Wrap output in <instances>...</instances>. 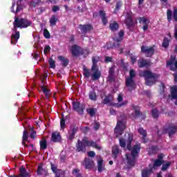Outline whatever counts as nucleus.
I'll return each mask as SVG.
<instances>
[{
  "label": "nucleus",
  "mask_w": 177,
  "mask_h": 177,
  "mask_svg": "<svg viewBox=\"0 0 177 177\" xmlns=\"http://www.w3.org/2000/svg\"><path fill=\"white\" fill-rule=\"evenodd\" d=\"M108 81L109 82H114L115 81V65H112L109 68Z\"/></svg>",
  "instance_id": "2eb2a0df"
},
{
  "label": "nucleus",
  "mask_w": 177,
  "mask_h": 177,
  "mask_svg": "<svg viewBox=\"0 0 177 177\" xmlns=\"http://www.w3.org/2000/svg\"><path fill=\"white\" fill-rule=\"evenodd\" d=\"M51 139L53 142H55V143L60 142V140H62V136H60V133L53 132L51 136Z\"/></svg>",
  "instance_id": "aec40b11"
},
{
  "label": "nucleus",
  "mask_w": 177,
  "mask_h": 177,
  "mask_svg": "<svg viewBox=\"0 0 177 177\" xmlns=\"http://www.w3.org/2000/svg\"><path fill=\"white\" fill-rule=\"evenodd\" d=\"M95 131H97V129H99V128H100V123L95 122L94 124V127H93Z\"/></svg>",
  "instance_id": "774afa93"
},
{
  "label": "nucleus",
  "mask_w": 177,
  "mask_h": 177,
  "mask_svg": "<svg viewBox=\"0 0 177 177\" xmlns=\"http://www.w3.org/2000/svg\"><path fill=\"white\" fill-rule=\"evenodd\" d=\"M19 177H30V176H31V175H30V173H28V171H27V169H26L24 167H21L19 169Z\"/></svg>",
  "instance_id": "4be33fe9"
},
{
  "label": "nucleus",
  "mask_w": 177,
  "mask_h": 177,
  "mask_svg": "<svg viewBox=\"0 0 177 177\" xmlns=\"http://www.w3.org/2000/svg\"><path fill=\"white\" fill-rule=\"evenodd\" d=\"M129 57L132 64H135V63H136V59H138V57L136 55H133V54H129Z\"/></svg>",
  "instance_id": "4d7b16f0"
},
{
  "label": "nucleus",
  "mask_w": 177,
  "mask_h": 177,
  "mask_svg": "<svg viewBox=\"0 0 177 177\" xmlns=\"http://www.w3.org/2000/svg\"><path fill=\"white\" fill-rule=\"evenodd\" d=\"M132 140H133V134L129 133L127 145V150H132Z\"/></svg>",
  "instance_id": "5701e85b"
},
{
  "label": "nucleus",
  "mask_w": 177,
  "mask_h": 177,
  "mask_svg": "<svg viewBox=\"0 0 177 177\" xmlns=\"http://www.w3.org/2000/svg\"><path fill=\"white\" fill-rule=\"evenodd\" d=\"M169 167H171V162H167L165 164L162 165V171H167Z\"/></svg>",
  "instance_id": "5fc2aeb1"
},
{
  "label": "nucleus",
  "mask_w": 177,
  "mask_h": 177,
  "mask_svg": "<svg viewBox=\"0 0 177 177\" xmlns=\"http://www.w3.org/2000/svg\"><path fill=\"white\" fill-rule=\"evenodd\" d=\"M158 151V147L154 145L151 147V149H150L151 154H157Z\"/></svg>",
  "instance_id": "09e8293b"
},
{
  "label": "nucleus",
  "mask_w": 177,
  "mask_h": 177,
  "mask_svg": "<svg viewBox=\"0 0 177 177\" xmlns=\"http://www.w3.org/2000/svg\"><path fill=\"white\" fill-rule=\"evenodd\" d=\"M82 165L84 167L85 169L91 170L95 167V162L92 158H84Z\"/></svg>",
  "instance_id": "0eeeda50"
},
{
  "label": "nucleus",
  "mask_w": 177,
  "mask_h": 177,
  "mask_svg": "<svg viewBox=\"0 0 177 177\" xmlns=\"http://www.w3.org/2000/svg\"><path fill=\"white\" fill-rule=\"evenodd\" d=\"M113 62V57H105L104 62L105 63H111Z\"/></svg>",
  "instance_id": "e2e57ef3"
},
{
  "label": "nucleus",
  "mask_w": 177,
  "mask_h": 177,
  "mask_svg": "<svg viewBox=\"0 0 177 177\" xmlns=\"http://www.w3.org/2000/svg\"><path fill=\"white\" fill-rule=\"evenodd\" d=\"M138 21L140 24H142V28L144 32L147 31L149 30V24H150V19L145 17H141L138 18Z\"/></svg>",
  "instance_id": "f8f14e48"
},
{
  "label": "nucleus",
  "mask_w": 177,
  "mask_h": 177,
  "mask_svg": "<svg viewBox=\"0 0 177 177\" xmlns=\"http://www.w3.org/2000/svg\"><path fill=\"white\" fill-rule=\"evenodd\" d=\"M151 172H153V170H151V169H143L141 173L142 177H149Z\"/></svg>",
  "instance_id": "e433bc0d"
},
{
  "label": "nucleus",
  "mask_w": 177,
  "mask_h": 177,
  "mask_svg": "<svg viewBox=\"0 0 177 177\" xmlns=\"http://www.w3.org/2000/svg\"><path fill=\"white\" fill-rule=\"evenodd\" d=\"M29 130L31 132V133L30 134V138L31 139H36L37 138V131H34V127H30Z\"/></svg>",
  "instance_id": "a19ab883"
},
{
  "label": "nucleus",
  "mask_w": 177,
  "mask_h": 177,
  "mask_svg": "<svg viewBox=\"0 0 177 177\" xmlns=\"http://www.w3.org/2000/svg\"><path fill=\"white\" fill-rule=\"evenodd\" d=\"M128 104V102L127 101H124L122 103H115L114 104L115 107H117L118 109H119V107H124V106H127Z\"/></svg>",
  "instance_id": "3c124183"
},
{
  "label": "nucleus",
  "mask_w": 177,
  "mask_h": 177,
  "mask_svg": "<svg viewBox=\"0 0 177 177\" xmlns=\"http://www.w3.org/2000/svg\"><path fill=\"white\" fill-rule=\"evenodd\" d=\"M171 99H176L175 104L177 106V86H174L171 87Z\"/></svg>",
  "instance_id": "b1692460"
},
{
  "label": "nucleus",
  "mask_w": 177,
  "mask_h": 177,
  "mask_svg": "<svg viewBox=\"0 0 177 177\" xmlns=\"http://www.w3.org/2000/svg\"><path fill=\"white\" fill-rule=\"evenodd\" d=\"M37 174L39 176H48V170L42 168V165H38Z\"/></svg>",
  "instance_id": "f3484780"
},
{
  "label": "nucleus",
  "mask_w": 177,
  "mask_h": 177,
  "mask_svg": "<svg viewBox=\"0 0 177 177\" xmlns=\"http://www.w3.org/2000/svg\"><path fill=\"white\" fill-rule=\"evenodd\" d=\"M51 169L54 174H56L55 176H60V174H57V166L56 165H53V163H50Z\"/></svg>",
  "instance_id": "de8ad7c7"
},
{
  "label": "nucleus",
  "mask_w": 177,
  "mask_h": 177,
  "mask_svg": "<svg viewBox=\"0 0 177 177\" xmlns=\"http://www.w3.org/2000/svg\"><path fill=\"white\" fill-rule=\"evenodd\" d=\"M151 113L153 118L157 119L160 117V111L156 108L153 109Z\"/></svg>",
  "instance_id": "c9c22d12"
},
{
  "label": "nucleus",
  "mask_w": 177,
  "mask_h": 177,
  "mask_svg": "<svg viewBox=\"0 0 177 177\" xmlns=\"http://www.w3.org/2000/svg\"><path fill=\"white\" fill-rule=\"evenodd\" d=\"M32 25V22L27 19L21 18L17 17H15V21L13 23V30L15 31V34L11 35V45H16V43L20 38V32L17 31V28H27L30 26Z\"/></svg>",
  "instance_id": "f257e3e1"
},
{
  "label": "nucleus",
  "mask_w": 177,
  "mask_h": 177,
  "mask_svg": "<svg viewBox=\"0 0 177 177\" xmlns=\"http://www.w3.org/2000/svg\"><path fill=\"white\" fill-rule=\"evenodd\" d=\"M124 35H125V32H124L123 30H121L118 32L119 37L113 38V41H115V42H117V44L113 43L114 48H120V45H121L120 42H122V39H124Z\"/></svg>",
  "instance_id": "4468645a"
},
{
  "label": "nucleus",
  "mask_w": 177,
  "mask_h": 177,
  "mask_svg": "<svg viewBox=\"0 0 177 177\" xmlns=\"http://www.w3.org/2000/svg\"><path fill=\"white\" fill-rule=\"evenodd\" d=\"M109 28L111 31L115 32V31H118V28H120V25L117 21H113L109 24Z\"/></svg>",
  "instance_id": "393cba45"
},
{
  "label": "nucleus",
  "mask_w": 177,
  "mask_h": 177,
  "mask_svg": "<svg viewBox=\"0 0 177 177\" xmlns=\"http://www.w3.org/2000/svg\"><path fill=\"white\" fill-rule=\"evenodd\" d=\"M78 28L80 30L81 34L85 35L87 34V32H91V31L93 30V26L91 24H86L84 25L80 24Z\"/></svg>",
  "instance_id": "9d476101"
},
{
  "label": "nucleus",
  "mask_w": 177,
  "mask_h": 177,
  "mask_svg": "<svg viewBox=\"0 0 177 177\" xmlns=\"http://www.w3.org/2000/svg\"><path fill=\"white\" fill-rule=\"evenodd\" d=\"M172 16L174 21L177 23V7L174 8L173 14L171 9H168L167 10V21H169V23H171V21H172Z\"/></svg>",
  "instance_id": "6e6552de"
},
{
  "label": "nucleus",
  "mask_w": 177,
  "mask_h": 177,
  "mask_svg": "<svg viewBox=\"0 0 177 177\" xmlns=\"http://www.w3.org/2000/svg\"><path fill=\"white\" fill-rule=\"evenodd\" d=\"M126 86L130 87V88H134L135 87V80L131 77H127L126 79Z\"/></svg>",
  "instance_id": "c756f323"
},
{
  "label": "nucleus",
  "mask_w": 177,
  "mask_h": 177,
  "mask_svg": "<svg viewBox=\"0 0 177 177\" xmlns=\"http://www.w3.org/2000/svg\"><path fill=\"white\" fill-rule=\"evenodd\" d=\"M100 62V57L99 56H94L92 57V63L93 64H97Z\"/></svg>",
  "instance_id": "603ef678"
},
{
  "label": "nucleus",
  "mask_w": 177,
  "mask_h": 177,
  "mask_svg": "<svg viewBox=\"0 0 177 177\" xmlns=\"http://www.w3.org/2000/svg\"><path fill=\"white\" fill-rule=\"evenodd\" d=\"M113 96L111 94H108L105 96L104 99L102 101V104H109L113 102Z\"/></svg>",
  "instance_id": "bb28decb"
},
{
  "label": "nucleus",
  "mask_w": 177,
  "mask_h": 177,
  "mask_svg": "<svg viewBox=\"0 0 177 177\" xmlns=\"http://www.w3.org/2000/svg\"><path fill=\"white\" fill-rule=\"evenodd\" d=\"M72 106L74 111H76L78 114H84V110L85 109L84 104H80L79 102H73Z\"/></svg>",
  "instance_id": "1a4fd4ad"
},
{
  "label": "nucleus",
  "mask_w": 177,
  "mask_h": 177,
  "mask_svg": "<svg viewBox=\"0 0 177 177\" xmlns=\"http://www.w3.org/2000/svg\"><path fill=\"white\" fill-rule=\"evenodd\" d=\"M60 127L61 129H64V128H66V120H64V118H62L60 120Z\"/></svg>",
  "instance_id": "680f3d73"
},
{
  "label": "nucleus",
  "mask_w": 177,
  "mask_h": 177,
  "mask_svg": "<svg viewBox=\"0 0 177 177\" xmlns=\"http://www.w3.org/2000/svg\"><path fill=\"white\" fill-rule=\"evenodd\" d=\"M99 71V68H97V64H93L91 66V71Z\"/></svg>",
  "instance_id": "69168bd1"
},
{
  "label": "nucleus",
  "mask_w": 177,
  "mask_h": 177,
  "mask_svg": "<svg viewBox=\"0 0 177 177\" xmlns=\"http://www.w3.org/2000/svg\"><path fill=\"white\" fill-rule=\"evenodd\" d=\"M87 155L88 156V157L93 158L96 156V153L93 151H90L87 152Z\"/></svg>",
  "instance_id": "338daca9"
},
{
  "label": "nucleus",
  "mask_w": 177,
  "mask_h": 177,
  "mask_svg": "<svg viewBox=\"0 0 177 177\" xmlns=\"http://www.w3.org/2000/svg\"><path fill=\"white\" fill-rule=\"evenodd\" d=\"M135 77H136V72H135V70L133 69L130 70L129 78L133 79L135 78Z\"/></svg>",
  "instance_id": "bf43d9fd"
},
{
  "label": "nucleus",
  "mask_w": 177,
  "mask_h": 177,
  "mask_svg": "<svg viewBox=\"0 0 177 177\" xmlns=\"http://www.w3.org/2000/svg\"><path fill=\"white\" fill-rule=\"evenodd\" d=\"M83 75L84 78H89V77H91V71L86 68H84Z\"/></svg>",
  "instance_id": "a18cd8bd"
},
{
  "label": "nucleus",
  "mask_w": 177,
  "mask_h": 177,
  "mask_svg": "<svg viewBox=\"0 0 177 177\" xmlns=\"http://www.w3.org/2000/svg\"><path fill=\"white\" fill-rule=\"evenodd\" d=\"M169 39H168V37H165L162 44V48H165V49H167V48L169 46Z\"/></svg>",
  "instance_id": "37998d69"
},
{
  "label": "nucleus",
  "mask_w": 177,
  "mask_h": 177,
  "mask_svg": "<svg viewBox=\"0 0 177 177\" xmlns=\"http://www.w3.org/2000/svg\"><path fill=\"white\" fill-rule=\"evenodd\" d=\"M43 93L45 95L46 99H49L50 96V90L46 88L45 86L41 87Z\"/></svg>",
  "instance_id": "f704fd0d"
},
{
  "label": "nucleus",
  "mask_w": 177,
  "mask_h": 177,
  "mask_svg": "<svg viewBox=\"0 0 177 177\" xmlns=\"http://www.w3.org/2000/svg\"><path fill=\"white\" fill-rule=\"evenodd\" d=\"M133 109L134 110L133 118H135V120L139 118V117H141V120L146 119V115H143V113L140 112V107H139V106L133 105Z\"/></svg>",
  "instance_id": "ddd939ff"
},
{
  "label": "nucleus",
  "mask_w": 177,
  "mask_h": 177,
  "mask_svg": "<svg viewBox=\"0 0 177 177\" xmlns=\"http://www.w3.org/2000/svg\"><path fill=\"white\" fill-rule=\"evenodd\" d=\"M43 34L44 38H46L47 39H49V38H50V33L49 32V30H48V29L45 28L44 30Z\"/></svg>",
  "instance_id": "6e6d98bb"
},
{
  "label": "nucleus",
  "mask_w": 177,
  "mask_h": 177,
  "mask_svg": "<svg viewBox=\"0 0 177 177\" xmlns=\"http://www.w3.org/2000/svg\"><path fill=\"white\" fill-rule=\"evenodd\" d=\"M48 64H50V68H55L56 67V62L52 58L48 59Z\"/></svg>",
  "instance_id": "8fccbe9b"
},
{
  "label": "nucleus",
  "mask_w": 177,
  "mask_h": 177,
  "mask_svg": "<svg viewBox=\"0 0 177 177\" xmlns=\"http://www.w3.org/2000/svg\"><path fill=\"white\" fill-rule=\"evenodd\" d=\"M48 52H50V46H46L44 47V55H46Z\"/></svg>",
  "instance_id": "0e129e2a"
},
{
  "label": "nucleus",
  "mask_w": 177,
  "mask_h": 177,
  "mask_svg": "<svg viewBox=\"0 0 177 177\" xmlns=\"http://www.w3.org/2000/svg\"><path fill=\"white\" fill-rule=\"evenodd\" d=\"M86 111L91 117H95V115L96 114V109L95 108L87 109Z\"/></svg>",
  "instance_id": "79ce46f5"
},
{
  "label": "nucleus",
  "mask_w": 177,
  "mask_h": 177,
  "mask_svg": "<svg viewBox=\"0 0 177 177\" xmlns=\"http://www.w3.org/2000/svg\"><path fill=\"white\" fill-rule=\"evenodd\" d=\"M68 132H71L72 133H77V132H78V127H77V125L75 124H72L70 127V131Z\"/></svg>",
  "instance_id": "c03bdc74"
},
{
  "label": "nucleus",
  "mask_w": 177,
  "mask_h": 177,
  "mask_svg": "<svg viewBox=\"0 0 177 177\" xmlns=\"http://www.w3.org/2000/svg\"><path fill=\"white\" fill-rule=\"evenodd\" d=\"M56 23H57V17L56 15H53L50 19V26H56Z\"/></svg>",
  "instance_id": "ea45409f"
},
{
  "label": "nucleus",
  "mask_w": 177,
  "mask_h": 177,
  "mask_svg": "<svg viewBox=\"0 0 177 177\" xmlns=\"http://www.w3.org/2000/svg\"><path fill=\"white\" fill-rule=\"evenodd\" d=\"M122 6V3L121 1H118L116 3L115 8L113 10L114 15H117L118 13V10L121 9V7Z\"/></svg>",
  "instance_id": "58836bf2"
},
{
  "label": "nucleus",
  "mask_w": 177,
  "mask_h": 177,
  "mask_svg": "<svg viewBox=\"0 0 177 177\" xmlns=\"http://www.w3.org/2000/svg\"><path fill=\"white\" fill-rule=\"evenodd\" d=\"M93 81H97L102 77V72L100 71H95L92 74Z\"/></svg>",
  "instance_id": "72a5a7b5"
},
{
  "label": "nucleus",
  "mask_w": 177,
  "mask_h": 177,
  "mask_svg": "<svg viewBox=\"0 0 177 177\" xmlns=\"http://www.w3.org/2000/svg\"><path fill=\"white\" fill-rule=\"evenodd\" d=\"M88 97L90 100H93V102H96V100H97V95H96V91L95 90L89 91Z\"/></svg>",
  "instance_id": "7c9ffc66"
},
{
  "label": "nucleus",
  "mask_w": 177,
  "mask_h": 177,
  "mask_svg": "<svg viewBox=\"0 0 177 177\" xmlns=\"http://www.w3.org/2000/svg\"><path fill=\"white\" fill-rule=\"evenodd\" d=\"M118 154H120V148L118 145H115L112 147V157L114 160H117L118 157Z\"/></svg>",
  "instance_id": "412c9836"
},
{
  "label": "nucleus",
  "mask_w": 177,
  "mask_h": 177,
  "mask_svg": "<svg viewBox=\"0 0 177 177\" xmlns=\"http://www.w3.org/2000/svg\"><path fill=\"white\" fill-rule=\"evenodd\" d=\"M42 3H44V2H42L41 0H37V1H32L30 2L31 6H33V8H36V6H38V5H42Z\"/></svg>",
  "instance_id": "49530a36"
},
{
  "label": "nucleus",
  "mask_w": 177,
  "mask_h": 177,
  "mask_svg": "<svg viewBox=\"0 0 177 177\" xmlns=\"http://www.w3.org/2000/svg\"><path fill=\"white\" fill-rule=\"evenodd\" d=\"M164 133H168L169 137L171 138L177 132V126L174 124H169L167 128L164 129Z\"/></svg>",
  "instance_id": "9b49d317"
},
{
  "label": "nucleus",
  "mask_w": 177,
  "mask_h": 177,
  "mask_svg": "<svg viewBox=\"0 0 177 177\" xmlns=\"http://www.w3.org/2000/svg\"><path fill=\"white\" fill-rule=\"evenodd\" d=\"M138 133L142 136V139L143 143H147V139H146V138L147 137V131L143 128L140 127V129H138Z\"/></svg>",
  "instance_id": "6ab92c4d"
},
{
  "label": "nucleus",
  "mask_w": 177,
  "mask_h": 177,
  "mask_svg": "<svg viewBox=\"0 0 177 177\" xmlns=\"http://www.w3.org/2000/svg\"><path fill=\"white\" fill-rule=\"evenodd\" d=\"M155 52L156 50H154V47L153 46L149 47L143 45L141 46V53H144L146 57H151Z\"/></svg>",
  "instance_id": "423d86ee"
},
{
  "label": "nucleus",
  "mask_w": 177,
  "mask_h": 177,
  "mask_svg": "<svg viewBox=\"0 0 177 177\" xmlns=\"http://www.w3.org/2000/svg\"><path fill=\"white\" fill-rule=\"evenodd\" d=\"M39 145L40 150H46L48 149V141H46V139L42 138L39 142Z\"/></svg>",
  "instance_id": "c85d7f7f"
},
{
  "label": "nucleus",
  "mask_w": 177,
  "mask_h": 177,
  "mask_svg": "<svg viewBox=\"0 0 177 177\" xmlns=\"http://www.w3.org/2000/svg\"><path fill=\"white\" fill-rule=\"evenodd\" d=\"M27 140H28V132L25 129L23 133L22 145H26Z\"/></svg>",
  "instance_id": "4c0bfd02"
},
{
  "label": "nucleus",
  "mask_w": 177,
  "mask_h": 177,
  "mask_svg": "<svg viewBox=\"0 0 177 177\" xmlns=\"http://www.w3.org/2000/svg\"><path fill=\"white\" fill-rule=\"evenodd\" d=\"M140 77H143L145 80V84L147 86H151L156 84L157 80L160 78V75L154 73L149 70H145L140 73Z\"/></svg>",
  "instance_id": "20e7f679"
},
{
  "label": "nucleus",
  "mask_w": 177,
  "mask_h": 177,
  "mask_svg": "<svg viewBox=\"0 0 177 177\" xmlns=\"http://www.w3.org/2000/svg\"><path fill=\"white\" fill-rule=\"evenodd\" d=\"M97 171L98 172L101 173L104 171V165H103V159L100 158L97 160Z\"/></svg>",
  "instance_id": "a878e982"
},
{
  "label": "nucleus",
  "mask_w": 177,
  "mask_h": 177,
  "mask_svg": "<svg viewBox=\"0 0 177 177\" xmlns=\"http://www.w3.org/2000/svg\"><path fill=\"white\" fill-rule=\"evenodd\" d=\"M138 66L140 68H143L144 67H150V66H151V61L150 59L141 58L138 61Z\"/></svg>",
  "instance_id": "dca6fc26"
},
{
  "label": "nucleus",
  "mask_w": 177,
  "mask_h": 177,
  "mask_svg": "<svg viewBox=\"0 0 177 177\" xmlns=\"http://www.w3.org/2000/svg\"><path fill=\"white\" fill-rule=\"evenodd\" d=\"M71 53L73 56H77L80 55V47L77 45H73L71 48Z\"/></svg>",
  "instance_id": "473e14b6"
},
{
  "label": "nucleus",
  "mask_w": 177,
  "mask_h": 177,
  "mask_svg": "<svg viewBox=\"0 0 177 177\" xmlns=\"http://www.w3.org/2000/svg\"><path fill=\"white\" fill-rule=\"evenodd\" d=\"M141 149L140 144H136L132 147L131 150H129L131 151V153L125 154L127 169H132L136 165V158L139 156Z\"/></svg>",
  "instance_id": "f03ea898"
},
{
  "label": "nucleus",
  "mask_w": 177,
  "mask_h": 177,
  "mask_svg": "<svg viewBox=\"0 0 177 177\" xmlns=\"http://www.w3.org/2000/svg\"><path fill=\"white\" fill-rule=\"evenodd\" d=\"M100 16H101V20L102 21L103 26H106L109 23V19L106 16V12L104 10L99 11Z\"/></svg>",
  "instance_id": "a211bd4d"
},
{
  "label": "nucleus",
  "mask_w": 177,
  "mask_h": 177,
  "mask_svg": "<svg viewBox=\"0 0 177 177\" xmlns=\"http://www.w3.org/2000/svg\"><path fill=\"white\" fill-rule=\"evenodd\" d=\"M58 59L62 62V64L63 67H67L68 66V63H70V61L68 59L66 58V57L64 56H59Z\"/></svg>",
  "instance_id": "cd10ccee"
},
{
  "label": "nucleus",
  "mask_w": 177,
  "mask_h": 177,
  "mask_svg": "<svg viewBox=\"0 0 177 177\" xmlns=\"http://www.w3.org/2000/svg\"><path fill=\"white\" fill-rule=\"evenodd\" d=\"M127 129V126L125 123L122 120H118L116 127L114 130V133L116 138H120L122 133H124V131Z\"/></svg>",
  "instance_id": "39448f33"
},
{
  "label": "nucleus",
  "mask_w": 177,
  "mask_h": 177,
  "mask_svg": "<svg viewBox=\"0 0 177 177\" xmlns=\"http://www.w3.org/2000/svg\"><path fill=\"white\" fill-rule=\"evenodd\" d=\"M125 24L127 27H133V26H135V22H133L132 17L131 16L127 17L125 20Z\"/></svg>",
  "instance_id": "2f4dec72"
},
{
  "label": "nucleus",
  "mask_w": 177,
  "mask_h": 177,
  "mask_svg": "<svg viewBox=\"0 0 177 177\" xmlns=\"http://www.w3.org/2000/svg\"><path fill=\"white\" fill-rule=\"evenodd\" d=\"M119 143L121 147H127V142L124 138H120Z\"/></svg>",
  "instance_id": "13d9d810"
},
{
  "label": "nucleus",
  "mask_w": 177,
  "mask_h": 177,
  "mask_svg": "<svg viewBox=\"0 0 177 177\" xmlns=\"http://www.w3.org/2000/svg\"><path fill=\"white\" fill-rule=\"evenodd\" d=\"M86 147H94L97 150H102V147L99 146L96 142L89 141L87 137H84L83 139L78 140L76 144V151L78 153H85Z\"/></svg>",
  "instance_id": "7ed1b4c3"
},
{
  "label": "nucleus",
  "mask_w": 177,
  "mask_h": 177,
  "mask_svg": "<svg viewBox=\"0 0 177 177\" xmlns=\"http://www.w3.org/2000/svg\"><path fill=\"white\" fill-rule=\"evenodd\" d=\"M68 140H74V138H75V134L74 133H71V131H68Z\"/></svg>",
  "instance_id": "052dcab7"
},
{
  "label": "nucleus",
  "mask_w": 177,
  "mask_h": 177,
  "mask_svg": "<svg viewBox=\"0 0 177 177\" xmlns=\"http://www.w3.org/2000/svg\"><path fill=\"white\" fill-rule=\"evenodd\" d=\"M162 164H164V161H161L157 159L154 161L153 168H155V167H161Z\"/></svg>",
  "instance_id": "864d4df0"
}]
</instances>
